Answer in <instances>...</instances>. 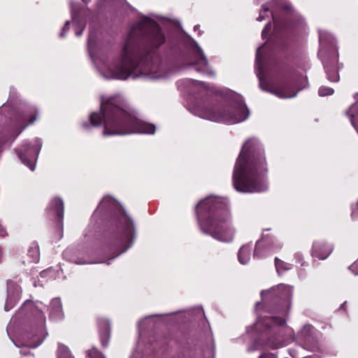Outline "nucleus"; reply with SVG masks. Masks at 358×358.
<instances>
[{
  "label": "nucleus",
  "instance_id": "obj_5",
  "mask_svg": "<svg viewBox=\"0 0 358 358\" xmlns=\"http://www.w3.org/2000/svg\"><path fill=\"white\" fill-rule=\"evenodd\" d=\"M229 104L219 108H211L203 106H195L192 113L199 117L215 122L236 124L246 120L249 112L241 95L230 92Z\"/></svg>",
  "mask_w": 358,
  "mask_h": 358
},
{
  "label": "nucleus",
  "instance_id": "obj_21",
  "mask_svg": "<svg viewBox=\"0 0 358 358\" xmlns=\"http://www.w3.org/2000/svg\"><path fill=\"white\" fill-rule=\"evenodd\" d=\"M320 41L322 46H326L327 44L332 45L334 38L332 36L326 31H320Z\"/></svg>",
  "mask_w": 358,
  "mask_h": 358
},
{
  "label": "nucleus",
  "instance_id": "obj_28",
  "mask_svg": "<svg viewBox=\"0 0 358 358\" xmlns=\"http://www.w3.org/2000/svg\"><path fill=\"white\" fill-rule=\"evenodd\" d=\"M334 93V90L327 87H321L318 90L320 96L331 95Z\"/></svg>",
  "mask_w": 358,
  "mask_h": 358
},
{
  "label": "nucleus",
  "instance_id": "obj_30",
  "mask_svg": "<svg viewBox=\"0 0 358 358\" xmlns=\"http://www.w3.org/2000/svg\"><path fill=\"white\" fill-rule=\"evenodd\" d=\"M358 108L357 104H353L350 109L346 112L347 115L350 117L352 124L355 127L352 117H354V111Z\"/></svg>",
  "mask_w": 358,
  "mask_h": 358
},
{
  "label": "nucleus",
  "instance_id": "obj_8",
  "mask_svg": "<svg viewBox=\"0 0 358 358\" xmlns=\"http://www.w3.org/2000/svg\"><path fill=\"white\" fill-rule=\"evenodd\" d=\"M189 64L195 66V70L208 76H214L213 70L208 65V62L202 49L194 41L192 45V56Z\"/></svg>",
  "mask_w": 358,
  "mask_h": 358
},
{
  "label": "nucleus",
  "instance_id": "obj_49",
  "mask_svg": "<svg viewBox=\"0 0 358 358\" xmlns=\"http://www.w3.org/2000/svg\"><path fill=\"white\" fill-rule=\"evenodd\" d=\"M130 248V245H128L127 248H126V249H124V251H127V250H128V248Z\"/></svg>",
  "mask_w": 358,
  "mask_h": 358
},
{
  "label": "nucleus",
  "instance_id": "obj_40",
  "mask_svg": "<svg viewBox=\"0 0 358 358\" xmlns=\"http://www.w3.org/2000/svg\"><path fill=\"white\" fill-rule=\"evenodd\" d=\"M255 347H254V348H249V350L252 351V350H255L259 349V344H258L257 343H255Z\"/></svg>",
  "mask_w": 358,
  "mask_h": 358
},
{
  "label": "nucleus",
  "instance_id": "obj_56",
  "mask_svg": "<svg viewBox=\"0 0 358 358\" xmlns=\"http://www.w3.org/2000/svg\"><path fill=\"white\" fill-rule=\"evenodd\" d=\"M132 358H134V357H132Z\"/></svg>",
  "mask_w": 358,
  "mask_h": 358
},
{
  "label": "nucleus",
  "instance_id": "obj_43",
  "mask_svg": "<svg viewBox=\"0 0 358 358\" xmlns=\"http://www.w3.org/2000/svg\"><path fill=\"white\" fill-rule=\"evenodd\" d=\"M355 215V212L354 210H352V216L354 217Z\"/></svg>",
  "mask_w": 358,
  "mask_h": 358
},
{
  "label": "nucleus",
  "instance_id": "obj_19",
  "mask_svg": "<svg viewBox=\"0 0 358 358\" xmlns=\"http://www.w3.org/2000/svg\"><path fill=\"white\" fill-rule=\"evenodd\" d=\"M250 250L251 247L250 245H245L241 248L238 255L241 264H245L248 262L250 258Z\"/></svg>",
  "mask_w": 358,
  "mask_h": 358
},
{
  "label": "nucleus",
  "instance_id": "obj_53",
  "mask_svg": "<svg viewBox=\"0 0 358 358\" xmlns=\"http://www.w3.org/2000/svg\"><path fill=\"white\" fill-rule=\"evenodd\" d=\"M274 27H275V29H276L277 25H276L275 22Z\"/></svg>",
  "mask_w": 358,
  "mask_h": 358
},
{
  "label": "nucleus",
  "instance_id": "obj_9",
  "mask_svg": "<svg viewBox=\"0 0 358 358\" xmlns=\"http://www.w3.org/2000/svg\"><path fill=\"white\" fill-rule=\"evenodd\" d=\"M41 141L36 139L34 145L27 144L17 151V155L22 163L27 166L31 171L35 169V162L41 148Z\"/></svg>",
  "mask_w": 358,
  "mask_h": 358
},
{
  "label": "nucleus",
  "instance_id": "obj_25",
  "mask_svg": "<svg viewBox=\"0 0 358 358\" xmlns=\"http://www.w3.org/2000/svg\"><path fill=\"white\" fill-rule=\"evenodd\" d=\"M189 82L191 83V85L192 87L195 89H199V90H209L212 91L211 89H210V87L208 85H206L205 83L195 80H190Z\"/></svg>",
  "mask_w": 358,
  "mask_h": 358
},
{
  "label": "nucleus",
  "instance_id": "obj_6",
  "mask_svg": "<svg viewBox=\"0 0 358 358\" xmlns=\"http://www.w3.org/2000/svg\"><path fill=\"white\" fill-rule=\"evenodd\" d=\"M266 45L259 47L257 50L256 54V64L258 68L257 76L259 80V85L261 88L266 92H269L279 98L286 99L294 97L296 95L297 92H292V86L289 83H282L276 85L268 82L264 76L263 73V57L264 51Z\"/></svg>",
  "mask_w": 358,
  "mask_h": 358
},
{
  "label": "nucleus",
  "instance_id": "obj_34",
  "mask_svg": "<svg viewBox=\"0 0 358 358\" xmlns=\"http://www.w3.org/2000/svg\"><path fill=\"white\" fill-rule=\"evenodd\" d=\"M266 345L271 348L275 349V348H278L282 346V344H281L280 343H274L271 341H268V343H266Z\"/></svg>",
  "mask_w": 358,
  "mask_h": 358
},
{
  "label": "nucleus",
  "instance_id": "obj_46",
  "mask_svg": "<svg viewBox=\"0 0 358 358\" xmlns=\"http://www.w3.org/2000/svg\"><path fill=\"white\" fill-rule=\"evenodd\" d=\"M130 248V245H128L127 248H126V249H124V251H127V250H128V248Z\"/></svg>",
  "mask_w": 358,
  "mask_h": 358
},
{
  "label": "nucleus",
  "instance_id": "obj_23",
  "mask_svg": "<svg viewBox=\"0 0 358 358\" xmlns=\"http://www.w3.org/2000/svg\"><path fill=\"white\" fill-rule=\"evenodd\" d=\"M101 341L103 346H107L109 341L110 331L108 324H106L104 329L100 334Z\"/></svg>",
  "mask_w": 358,
  "mask_h": 358
},
{
  "label": "nucleus",
  "instance_id": "obj_55",
  "mask_svg": "<svg viewBox=\"0 0 358 358\" xmlns=\"http://www.w3.org/2000/svg\"><path fill=\"white\" fill-rule=\"evenodd\" d=\"M83 1H84V2H85V3L87 2L85 0H83Z\"/></svg>",
  "mask_w": 358,
  "mask_h": 358
},
{
  "label": "nucleus",
  "instance_id": "obj_50",
  "mask_svg": "<svg viewBox=\"0 0 358 358\" xmlns=\"http://www.w3.org/2000/svg\"><path fill=\"white\" fill-rule=\"evenodd\" d=\"M198 27H199V25H196V26L194 27V30H196Z\"/></svg>",
  "mask_w": 358,
  "mask_h": 358
},
{
  "label": "nucleus",
  "instance_id": "obj_54",
  "mask_svg": "<svg viewBox=\"0 0 358 358\" xmlns=\"http://www.w3.org/2000/svg\"><path fill=\"white\" fill-rule=\"evenodd\" d=\"M106 263L107 264H110V262H109V261L106 262Z\"/></svg>",
  "mask_w": 358,
  "mask_h": 358
},
{
  "label": "nucleus",
  "instance_id": "obj_24",
  "mask_svg": "<svg viewBox=\"0 0 358 358\" xmlns=\"http://www.w3.org/2000/svg\"><path fill=\"white\" fill-rule=\"evenodd\" d=\"M275 265L278 274H280L283 271L289 269V265L287 263L282 262L277 257L275 259Z\"/></svg>",
  "mask_w": 358,
  "mask_h": 358
},
{
  "label": "nucleus",
  "instance_id": "obj_10",
  "mask_svg": "<svg viewBox=\"0 0 358 358\" xmlns=\"http://www.w3.org/2000/svg\"><path fill=\"white\" fill-rule=\"evenodd\" d=\"M314 328L310 325H305L299 335V341L303 347L308 350L315 351L318 349L317 341L313 336Z\"/></svg>",
  "mask_w": 358,
  "mask_h": 358
},
{
  "label": "nucleus",
  "instance_id": "obj_4",
  "mask_svg": "<svg viewBox=\"0 0 358 358\" xmlns=\"http://www.w3.org/2000/svg\"><path fill=\"white\" fill-rule=\"evenodd\" d=\"M196 211L203 232L221 242L233 241L236 229L225 198L208 196L198 203Z\"/></svg>",
  "mask_w": 358,
  "mask_h": 358
},
{
  "label": "nucleus",
  "instance_id": "obj_14",
  "mask_svg": "<svg viewBox=\"0 0 358 358\" xmlns=\"http://www.w3.org/2000/svg\"><path fill=\"white\" fill-rule=\"evenodd\" d=\"M271 324L282 326L285 324V320L280 317H268L263 319H259L256 326L257 329H259L261 327L268 328Z\"/></svg>",
  "mask_w": 358,
  "mask_h": 358
},
{
  "label": "nucleus",
  "instance_id": "obj_1",
  "mask_svg": "<svg viewBox=\"0 0 358 358\" xmlns=\"http://www.w3.org/2000/svg\"><path fill=\"white\" fill-rule=\"evenodd\" d=\"M165 42L159 25L143 16L131 29L122 52L118 55L100 54L94 56L91 40L89 52L101 76L106 79L126 80L161 78L159 60L155 50Z\"/></svg>",
  "mask_w": 358,
  "mask_h": 358
},
{
  "label": "nucleus",
  "instance_id": "obj_47",
  "mask_svg": "<svg viewBox=\"0 0 358 358\" xmlns=\"http://www.w3.org/2000/svg\"><path fill=\"white\" fill-rule=\"evenodd\" d=\"M130 248V245H128L127 248H126V249H124V251H127V250H128V248Z\"/></svg>",
  "mask_w": 358,
  "mask_h": 358
},
{
  "label": "nucleus",
  "instance_id": "obj_32",
  "mask_svg": "<svg viewBox=\"0 0 358 358\" xmlns=\"http://www.w3.org/2000/svg\"><path fill=\"white\" fill-rule=\"evenodd\" d=\"M268 12H269V8L266 5L263 6L262 10L260 11L259 16L257 18V20L262 21L265 17L264 13Z\"/></svg>",
  "mask_w": 358,
  "mask_h": 358
},
{
  "label": "nucleus",
  "instance_id": "obj_12",
  "mask_svg": "<svg viewBox=\"0 0 358 358\" xmlns=\"http://www.w3.org/2000/svg\"><path fill=\"white\" fill-rule=\"evenodd\" d=\"M44 336L43 335L38 336H31L29 334L22 336L18 343H15V345L18 348L21 346H26L28 348H36L38 347L43 341Z\"/></svg>",
  "mask_w": 358,
  "mask_h": 358
},
{
  "label": "nucleus",
  "instance_id": "obj_31",
  "mask_svg": "<svg viewBox=\"0 0 358 358\" xmlns=\"http://www.w3.org/2000/svg\"><path fill=\"white\" fill-rule=\"evenodd\" d=\"M88 355L90 358H105L103 355L95 348L90 350Z\"/></svg>",
  "mask_w": 358,
  "mask_h": 358
},
{
  "label": "nucleus",
  "instance_id": "obj_52",
  "mask_svg": "<svg viewBox=\"0 0 358 358\" xmlns=\"http://www.w3.org/2000/svg\"><path fill=\"white\" fill-rule=\"evenodd\" d=\"M302 88H303V87H299V90H297V92H298V91H299V90H302Z\"/></svg>",
  "mask_w": 358,
  "mask_h": 358
},
{
  "label": "nucleus",
  "instance_id": "obj_15",
  "mask_svg": "<svg viewBox=\"0 0 358 358\" xmlns=\"http://www.w3.org/2000/svg\"><path fill=\"white\" fill-rule=\"evenodd\" d=\"M50 317L55 320L62 319L63 317L62 303L59 299H54L50 303Z\"/></svg>",
  "mask_w": 358,
  "mask_h": 358
},
{
  "label": "nucleus",
  "instance_id": "obj_51",
  "mask_svg": "<svg viewBox=\"0 0 358 358\" xmlns=\"http://www.w3.org/2000/svg\"><path fill=\"white\" fill-rule=\"evenodd\" d=\"M285 313V309H283V310H282V313Z\"/></svg>",
  "mask_w": 358,
  "mask_h": 358
},
{
  "label": "nucleus",
  "instance_id": "obj_39",
  "mask_svg": "<svg viewBox=\"0 0 358 358\" xmlns=\"http://www.w3.org/2000/svg\"><path fill=\"white\" fill-rule=\"evenodd\" d=\"M6 234V231L0 225V236H3Z\"/></svg>",
  "mask_w": 358,
  "mask_h": 358
},
{
  "label": "nucleus",
  "instance_id": "obj_16",
  "mask_svg": "<svg viewBox=\"0 0 358 358\" xmlns=\"http://www.w3.org/2000/svg\"><path fill=\"white\" fill-rule=\"evenodd\" d=\"M271 250V247L270 243H266L264 240H260L256 243L254 252V257H263L264 256V252L270 251Z\"/></svg>",
  "mask_w": 358,
  "mask_h": 358
},
{
  "label": "nucleus",
  "instance_id": "obj_35",
  "mask_svg": "<svg viewBox=\"0 0 358 358\" xmlns=\"http://www.w3.org/2000/svg\"><path fill=\"white\" fill-rule=\"evenodd\" d=\"M350 269L355 274H358V264L355 263L350 267Z\"/></svg>",
  "mask_w": 358,
  "mask_h": 358
},
{
  "label": "nucleus",
  "instance_id": "obj_29",
  "mask_svg": "<svg viewBox=\"0 0 358 358\" xmlns=\"http://www.w3.org/2000/svg\"><path fill=\"white\" fill-rule=\"evenodd\" d=\"M273 2L276 6L282 7L287 10L291 9V6L286 3L285 0H273Z\"/></svg>",
  "mask_w": 358,
  "mask_h": 358
},
{
  "label": "nucleus",
  "instance_id": "obj_45",
  "mask_svg": "<svg viewBox=\"0 0 358 358\" xmlns=\"http://www.w3.org/2000/svg\"><path fill=\"white\" fill-rule=\"evenodd\" d=\"M25 127L26 126H24L23 128L19 131V133L21 132L24 129H25Z\"/></svg>",
  "mask_w": 358,
  "mask_h": 358
},
{
  "label": "nucleus",
  "instance_id": "obj_13",
  "mask_svg": "<svg viewBox=\"0 0 358 358\" xmlns=\"http://www.w3.org/2000/svg\"><path fill=\"white\" fill-rule=\"evenodd\" d=\"M332 252L331 245L321 241H316L313 246V255L320 259H326Z\"/></svg>",
  "mask_w": 358,
  "mask_h": 358
},
{
  "label": "nucleus",
  "instance_id": "obj_3",
  "mask_svg": "<svg viewBox=\"0 0 358 358\" xmlns=\"http://www.w3.org/2000/svg\"><path fill=\"white\" fill-rule=\"evenodd\" d=\"M120 97L101 99V113H92L90 122L93 126L103 124V136L126 135L133 133L154 134L155 126L139 120L121 108Z\"/></svg>",
  "mask_w": 358,
  "mask_h": 358
},
{
  "label": "nucleus",
  "instance_id": "obj_26",
  "mask_svg": "<svg viewBox=\"0 0 358 358\" xmlns=\"http://www.w3.org/2000/svg\"><path fill=\"white\" fill-rule=\"evenodd\" d=\"M324 67L327 71L328 79L332 82H337L339 80V76L337 73V72H336V71L331 72L327 64H324Z\"/></svg>",
  "mask_w": 358,
  "mask_h": 358
},
{
  "label": "nucleus",
  "instance_id": "obj_33",
  "mask_svg": "<svg viewBox=\"0 0 358 358\" xmlns=\"http://www.w3.org/2000/svg\"><path fill=\"white\" fill-rule=\"evenodd\" d=\"M271 29V24L270 22H268L262 31V35L263 38H265L268 36Z\"/></svg>",
  "mask_w": 358,
  "mask_h": 358
},
{
  "label": "nucleus",
  "instance_id": "obj_44",
  "mask_svg": "<svg viewBox=\"0 0 358 358\" xmlns=\"http://www.w3.org/2000/svg\"><path fill=\"white\" fill-rule=\"evenodd\" d=\"M72 16H73V19H74V11L73 10L72 11Z\"/></svg>",
  "mask_w": 358,
  "mask_h": 358
},
{
  "label": "nucleus",
  "instance_id": "obj_7",
  "mask_svg": "<svg viewBox=\"0 0 358 358\" xmlns=\"http://www.w3.org/2000/svg\"><path fill=\"white\" fill-rule=\"evenodd\" d=\"M98 210H117L120 212L118 218L119 228L125 238L131 242L134 235V224L132 221L120 208L119 204L113 199L106 196L100 202Z\"/></svg>",
  "mask_w": 358,
  "mask_h": 358
},
{
  "label": "nucleus",
  "instance_id": "obj_2",
  "mask_svg": "<svg viewBox=\"0 0 358 358\" xmlns=\"http://www.w3.org/2000/svg\"><path fill=\"white\" fill-rule=\"evenodd\" d=\"M266 171L263 150L257 140L248 139L237 159L233 176L234 188L241 192H264Z\"/></svg>",
  "mask_w": 358,
  "mask_h": 358
},
{
  "label": "nucleus",
  "instance_id": "obj_38",
  "mask_svg": "<svg viewBox=\"0 0 358 358\" xmlns=\"http://www.w3.org/2000/svg\"><path fill=\"white\" fill-rule=\"evenodd\" d=\"M69 23H70V22H69V21H66V23H65V26H64V27L63 28L62 32V33H61V34H60V36H61V37H63V36H64V32H65L66 29H67V27H68V26H69Z\"/></svg>",
  "mask_w": 358,
  "mask_h": 358
},
{
  "label": "nucleus",
  "instance_id": "obj_22",
  "mask_svg": "<svg viewBox=\"0 0 358 358\" xmlns=\"http://www.w3.org/2000/svg\"><path fill=\"white\" fill-rule=\"evenodd\" d=\"M58 358H73L68 347L63 344H59Z\"/></svg>",
  "mask_w": 358,
  "mask_h": 358
},
{
  "label": "nucleus",
  "instance_id": "obj_48",
  "mask_svg": "<svg viewBox=\"0 0 358 358\" xmlns=\"http://www.w3.org/2000/svg\"><path fill=\"white\" fill-rule=\"evenodd\" d=\"M130 248V245H128L127 248H126V249H124V251H127V250H128V248Z\"/></svg>",
  "mask_w": 358,
  "mask_h": 358
},
{
  "label": "nucleus",
  "instance_id": "obj_20",
  "mask_svg": "<svg viewBox=\"0 0 358 358\" xmlns=\"http://www.w3.org/2000/svg\"><path fill=\"white\" fill-rule=\"evenodd\" d=\"M10 288L11 287L10 285H9L8 288V298L4 307L6 311L9 310L14 306L15 303L18 299L20 296V292L18 291H16L15 294H11Z\"/></svg>",
  "mask_w": 358,
  "mask_h": 358
},
{
  "label": "nucleus",
  "instance_id": "obj_17",
  "mask_svg": "<svg viewBox=\"0 0 358 358\" xmlns=\"http://www.w3.org/2000/svg\"><path fill=\"white\" fill-rule=\"evenodd\" d=\"M22 310H31V312L36 315L41 324H43L45 322V316L43 313L42 310L40 309V307L38 306H35L31 301H27L23 307Z\"/></svg>",
  "mask_w": 358,
  "mask_h": 358
},
{
  "label": "nucleus",
  "instance_id": "obj_36",
  "mask_svg": "<svg viewBox=\"0 0 358 358\" xmlns=\"http://www.w3.org/2000/svg\"><path fill=\"white\" fill-rule=\"evenodd\" d=\"M259 358H277V357L274 354L269 353V354L262 355Z\"/></svg>",
  "mask_w": 358,
  "mask_h": 358
},
{
  "label": "nucleus",
  "instance_id": "obj_11",
  "mask_svg": "<svg viewBox=\"0 0 358 358\" xmlns=\"http://www.w3.org/2000/svg\"><path fill=\"white\" fill-rule=\"evenodd\" d=\"M268 293H272L276 296L287 301L288 303L292 296V289L290 286L288 285H278V286L274 287L269 290L262 291L261 295L262 298H264L265 294Z\"/></svg>",
  "mask_w": 358,
  "mask_h": 358
},
{
  "label": "nucleus",
  "instance_id": "obj_37",
  "mask_svg": "<svg viewBox=\"0 0 358 358\" xmlns=\"http://www.w3.org/2000/svg\"><path fill=\"white\" fill-rule=\"evenodd\" d=\"M52 270L50 268L49 269H47V270H45L43 271H42L41 273H40V276L41 278H45L47 276L48 274H49L50 273H51Z\"/></svg>",
  "mask_w": 358,
  "mask_h": 358
},
{
  "label": "nucleus",
  "instance_id": "obj_41",
  "mask_svg": "<svg viewBox=\"0 0 358 358\" xmlns=\"http://www.w3.org/2000/svg\"><path fill=\"white\" fill-rule=\"evenodd\" d=\"M36 120V117H33L29 124L33 123Z\"/></svg>",
  "mask_w": 358,
  "mask_h": 358
},
{
  "label": "nucleus",
  "instance_id": "obj_42",
  "mask_svg": "<svg viewBox=\"0 0 358 358\" xmlns=\"http://www.w3.org/2000/svg\"><path fill=\"white\" fill-rule=\"evenodd\" d=\"M81 34H82V31H76V35L78 36H80Z\"/></svg>",
  "mask_w": 358,
  "mask_h": 358
},
{
  "label": "nucleus",
  "instance_id": "obj_27",
  "mask_svg": "<svg viewBox=\"0 0 358 358\" xmlns=\"http://www.w3.org/2000/svg\"><path fill=\"white\" fill-rule=\"evenodd\" d=\"M28 255L31 257V262H37L39 257V252L36 247L31 248L28 252Z\"/></svg>",
  "mask_w": 358,
  "mask_h": 358
},
{
  "label": "nucleus",
  "instance_id": "obj_18",
  "mask_svg": "<svg viewBox=\"0 0 358 358\" xmlns=\"http://www.w3.org/2000/svg\"><path fill=\"white\" fill-rule=\"evenodd\" d=\"M49 208L56 213L59 220L63 219V201L60 199L55 198L52 199L49 205Z\"/></svg>",
  "mask_w": 358,
  "mask_h": 358
}]
</instances>
